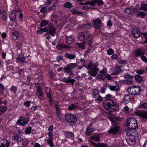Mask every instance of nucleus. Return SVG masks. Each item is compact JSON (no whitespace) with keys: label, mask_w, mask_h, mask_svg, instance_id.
Segmentation results:
<instances>
[{"label":"nucleus","mask_w":147,"mask_h":147,"mask_svg":"<svg viewBox=\"0 0 147 147\" xmlns=\"http://www.w3.org/2000/svg\"><path fill=\"white\" fill-rule=\"evenodd\" d=\"M9 17L10 19L12 21L15 20L16 18V14L14 10L10 12Z\"/></svg>","instance_id":"obj_25"},{"label":"nucleus","mask_w":147,"mask_h":147,"mask_svg":"<svg viewBox=\"0 0 147 147\" xmlns=\"http://www.w3.org/2000/svg\"><path fill=\"white\" fill-rule=\"evenodd\" d=\"M65 119L68 122L70 123H74L77 121L76 115L71 114H67L65 116Z\"/></svg>","instance_id":"obj_3"},{"label":"nucleus","mask_w":147,"mask_h":147,"mask_svg":"<svg viewBox=\"0 0 147 147\" xmlns=\"http://www.w3.org/2000/svg\"><path fill=\"white\" fill-rule=\"evenodd\" d=\"M62 57L63 56L61 55H59L57 57L56 59L57 61H60L62 60L63 59Z\"/></svg>","instance_id":"obj_64"},{"label":"nucleus","mask_w":147,"mask_h":147,"mask_svg":"<svg viewBox=\"0 0 147 147\" xmlns=\"http://www.w3.org/2000/svg\"><path fill=\"white\" fill-rule=\"evenodd\" d=\"M135 53L136 56H140L145 54L144 51L140 49H136L135 52Z\"/></svg>","instance_id":"obj_22"},{"label":"nucleus","mask_w":147,"mask_h":147,"mask_svg":"<svg viewBox=\"0 0 147 147\" xmlns=\"http://www.w3.org/2000/svg\"><path fill=\"white\" fill-rule=\"evenodd\" d=\"M109 89L112 91H116L119 90V87L118 85H116L115 86L109 85Z\"/></svg>","instance_id":"obj_28"},{"label":"nucleus","mask_w":147,"mask_h":147,"mask_svg":"<svg viewBox=\"0 0 147 147\" xmlns=\"http://www.w3.org/2000/svg\"><path fill=\"white\" fill-rule=\"evenodd\" d=\"M11 38L14 40H16L19 37V35L17 32H12L11 35Z\"/></svg>","instance_id":"obj_24"},{"label":"nucleus","mask_w":147,"mask_h":147,"mask_svg":"<svg viewBox=\"0 0 147 147\" xmlns=\"http://www.w3.org/2000/svg\"><path fill=\"white\" fill-rule=\"evenodd\" d=\"M92 144L94 147H107V144L104 143H99L96 144L94 142H92Z\"/></svg>","instance_id":"obj_23"},{"label":"nucleus","mask_w":147,"mask_h":147,"mask_svg":"<svg viewBox=\"0 0 147 147\" xmlns=\"http://www.w3.org/2000/svg\"><path fill=\"white\" fill-rule=\"evenodd\" d=\"M48 24V22L47 20H44L41 22L40 26L41 27H43L44 26L47 25Z\"/></svg>","instance_id":"obj_38"},{"label":"nucleus","mask_w":147,"mask_h":147,"mask_svg":"<svg viewBox=\"0 0 147 147\" xmlns=\"http://www.w3.org/2000/svg\"><path fill=\"white\" fill-rule=\"evenodd\" d=\"M56 29L52 26L49 27V33L53 36H55L56 34Z\"/></svg>","instance_id":"obj_17"},{"label":"nucleus","mask_w":147,"mask_h":147,"mask_svg":"<svg viewBox=\"0 0 147 147\" xmlns=\"http://www.w3.org/2000/svg\"><path fill=\"white\" fill-rule=\"evenodd\" d=\"M84 42H83V43H76V46H78L79 47L84 49L85 46Z\"/></svg>","instance_id":"obj_39"},{"label":"nucleus","mask_w":147,"mask_h":147,"mask_svg":"<svg viewBox=\"0 0 147 147\" xmlns=\"http://www.w3.org/2000/svg\"><path fill=\"white\" fill-rule=\"evenodd\" d=\"M6 12L4 10L2 12V18L3 20H6L7 16H6Z\"/></svg>","instance_id":"obj_48"},{"label":"nucleus","mask_w":147,"mask_h":147,"mask_svg":"<svg viewBox=\"0 0 147 147\" xmlns=\"http://www.w3.org/2000/svg\"><path fill=\"white\" fill-rule=\"evenodd\" d=\"M88 71V73L90 74L91 76H95L97 74V71L99 70V69L98 68H94V69Z\"/></svg>","instance_id":"obj_21"},{"label":"nucleus","mask_w":147,"mask_h":147,"mask_svg":"<svg viewBox=\"0 0 147 147\" xmlns=\"http://www.w3.org/2000/svg\"><path fill=\"white\" fill-rule=\"evenodd\" d=\"M97 76L98 78L101 80H103L106 78V74L101 73H100Z\"/></svg>","instance_id":"obj_44"},{"label":"nucleus","mask_w":147,"mask_h":147,"mask_svg":"<svg viewBox=\"0 0 147 147\" xmlns=\"http://www.w3.org/2000/svg\"><path fill=\"white\" fill-rule=\"evenodd\" d=\"M132 34L134 38H137L140 36V30L136 27H134L131 31Z\"/></svg>","instance_id":"obj_10"},{"label":"nucleus","mask_w":147,"mask_h":147,"mask_svg":"<svg viewBox=\"0 0 147 147\" xmlns=\"http://www.w3.org/2000/svg\"><path fill=\"white\" fill-rule=\"evenodd\" d=\"M84 67L88 69H92L95 68L94 64L92 63H90L88 65H85Z\"/></svg>","instance_id":"obj_32"},{"label":"nucleus","mask_w":147,"mask_h":147,"mask_svg":"<svg viewBox=\"0 0 147 147\" xmlns=\"http://www.w3.org/2000/svg\"><path fill=\"white\" fill-rule=\"evenodd\" d=\"M65 40L66 42L69 44H72L74 41V39L72 36H66Z\"/></svg>","instance_id":"obj_18"},{"label":"nucleus","mask_w":147,"mask_h":147,"mask_svg":"<svg viewBox=\"0 0 147 147\" xmlns=\"http://www.w3.org/2000/svg\"><path fill=\"white\" fill-rule=\"evenodd\" d=\"M7 108L5 106H3L0 107V115H2L5 113Z\"/></svg>","instance_id":"obj_34"},{"label":"nucleus","mask_w":147,"mask_h":147,"mask_svg":"<svg viewBox=\"0 0 147 147\" xmlns=\"http://www.w3.org/2000/svg\"><path fill=\"white\" fill-rule=\"evenodd\" d=\"M133 11L130 8H127L125 10V13L128 14H129L133 13Z\"/></svg>","instance_id":"obj_41"},{"label":"nucleus","mask_w":147,"mask_h":147,"mask_svg":"<svg viewBox=\"0 0 147 147\" xmlns=\"http://www.w3.org/2000/svg\"><path fill=\"white\" fill-rule=\"evenodd\" d=\"M64 134L65 137L67 138H74V134L72 132L66 131L65 132Z\"/></svg>","instance_id":"obj_19"},{"label":"nucleus","mask_w":147,"mask_h":147,"mask_svg":"<svg viewBox=\"0 0 147 147\" xmlns=\"http://www.w3.org/2000/svg\"><path fill=\"white\" fill-rule=\"evenodd\" d=\"M71 11L74 14L81 13L79 12L77 10L74 8L71 10Z\"/></svg>","instance_id":"obj_58"},{"label":"nucleus","mask_w":147,"mask_h":147,"mask_svg":"<svg viewBox=\"0 0 147 147\" xmlns=\"http://www.w3.org/2000/svg\"><path fill=\"white\" fill-rule=\"evenodd\" d=\"M16 58L19 61L22 62H24L25 59V58L20 57H18Z\"/></svg>","instance_id":"obj_53"},{"label":"nucleus","mask_w":147,"mask_h":147,"mask_svg":"<svg viewBox=\"0 0 147 147\" xmlns=\"http://www.w3.org/2000/svg\"><path fill=\"white\" fill-rule=\"evenodd\" d=\"M69 74V77L67 78H64L62 79L63 82L66 83H71L72 85H73L76 81L74 79H71L70 76L73 74V73L71 71L68 73Z\"/></svg>","instance_id":"obj_8"},{"label":"nucleus","mask_w":147,"mask_h":147,"mask_svg":"<svg viewBox=\"0 0 147 147\" xmlns=\"http://www.w3.org/2000/svg\"><path fill=\"white\" fill-rule=\"evenodd\" d=\"M12 140L16 141L18 144L22 146H26V144L24 142L23 139L20 137L18 134H16L12 136Z\"/></svg>","instance_id":"obj_6"},{"label":"nucleus","mask_w":147,"mask_h":147,"mask_svg":"<svg viewBox=\"0 0 147 147\" xmlns=\"http://www.w3.org/2000/svg\"><path fill=\"white\" fill-rule=\"evenodd\" d=\"M127 90L131 92L132 95H137L139 94L140 92V88L137 86H134L132 87H129L128 88Z\"/></svg>","instance_id":"obj_5"},{"label":"nucleus","mask_w":147,"mask_h":147,"mask_svg":"<svg viewBox=\"0 0 147 147\" xmlns=\"http://www.w3.org/2000/svg\"><path fill=\"white\" fill-rule=\"evenodd\" d=\"M146 14V13L138 11L137 12V15L138 16L141 18H144Z\"/></svg>","instance_id":"obj_36"},{"label":"nucleus","mask_w":147,"mask_h":147,"mask_svg":"<svg viewBox=\"0 0 147 147\" xmlns=\"http://www.w3.org/2000/svg\"><path fill=\"white\" fill-rule=\"evenodd\" d=\"M94 129L92 125L91 124L87 127L85 131L86 135L90 136L91 133L94 131Z\"/></svg>","instance_id":"obj_12"},{"label":"nucleus","mask_w":147,"mask_h":147,"mask_svg":"<svg viewBox=\"0 0 147 147\" xmlns=\"http://www.w3.org/2000/svg\"><path fill=\"white\" fill-rule=\"evenodd\" d=\"M4 90V86L2 84H0V93H3Z\"/></svg>","instance_id":"obj_56"},{"label":"nucleus","mask_w":147,"mask_h":147,"mask_svg":"<svg viewBox=\"0 0 147 147\" xmlns=\"http://www.w3.org/2000/svg\"><path fill=\"white\" fill-rule=\"evenodd\" d=\"M107 54L109 55H110L113 54L114 53V51L112 49H108L107 51Z\"/></svg>","instance_id":"obj_50"},{"label":"nucleus","mask_w":147,"mask_h":147,"mask_svg":"<svg viewBox=\"0 0 147 147\" xmlns=\"http://www.w3.org/2000/svg\"><path fill=\"white\" fill-rule=\"evenodd\" d=\"M31 127H30L27 128L25 131V133L26 134H29L31 132Z\"/></svg>","instance_id":"obj_54"},{"label":"nucleus","mask_w":147,"mask_h":147,"mask_svg":"<svg viewBox=\"0 0 147 147\" xmlns=\"http://www.w3.org/2000/svg\"><path fill=\"white\" fill-rule=\"evenodd\" d=\"M104 106L106 109L111 112L118 110L119 108V106L114 100L111 101L109 102L104 103Z\"/></svg>","instance_id":"obj_1"},{"label":"nucleus","mask_w":147,"mask_h":147,"mask_svg":"<svg viewBox=\"0 0 147 147\" xmlns=\"http://www.w3.org/2000/svg\"><path fill=\"white\" fill-rule=\"evenodd\" d=\"M36 89L38 93L39 94L40 96L42 97L43 96V94L42 92V91L41 88L39 86H38L37 87Z\"/></svg>","instance_id":"obj_37"},{"label":"nucleus","mask_w":147,"mask_h":147,"mask_svg":"<svg viewBox=\"0 0 147 147\" xmlns=\"http://www.w3.org/2000/svg\"><path fill=\"white\" fill-rule=\"evenodd\" d=\"M10 90L14 93H15L17 91V87L15 86H12Z\"/></svg>","instance_id":"obj_49"},{"label":"nucleus","mask_w":147,"mask_h":147,"mask_svg":"<svg viewBox=\"0 0 147 147\" xmlns=\"http://www.w3.org/2000/svg\"><path fill=\"white\" fill-rule=\"evenodd\" d=\"M141 58L143 61L147 63V59L145 56H141Z\"/></svg>","instance_id":"obj_61"},{"label":"nucleus","mask_w":147,"mask_h":147,"mask_svg":"<svg viewBox=\"0 0 147 147\" xmlns=\"http://www.w3.org/2000/svg\"><path fill=\"white\" fill-rule=\"evenodd\" d=\"M124 81L126 84L129 85H131L133 82V80L131 79H126Z\"/></svg>","instance_id":"obj_46"},{"label":"nucleus","mask_w":147,"mask_h":147,"mask_svg":"<svg viewBox=\"0 0 147 147\" xmlns=\"http://www.w3.org/2000/svg\"><path fill=\"white\" fill-rule=\"evenodd\" d=\"M103 100V98L101 96H99L98 98L95 100V101L97 102V101H98L100 102L102 101Z\"/></svg>","instance_id":"obj_60"},{"label":"nucleus","mask_w":147,"mask_h":147,"mask_svg":"<svg viewBox=\"0 0 147 147\" xmlns=\"http://www.w3.org/2000/svg\"><path fill=\"white\" fill-rule=\"evenodd\" d=\"M56 8V7L55 5L52 6L51 7L48 9V10L50 11L51 10H54Z\"/></svg>","instance_id":"obj_63"},{"label":"nucleus","mask_w":147,"mask_h":147,"mask_svg":"<svg viewBox=\"0 0 147 147\" xmlns=\"http://www.w3.org/2000/svg\"><path fill=\"white\" fill-rule=\"evenodd\" d=\"M136 72L140 74H142L144 72V71L143 69H139L135 71Z\"/></svg>","instance_id":"obj_55"},{"label":"nucleus","mask_w":147,"mask_h":147,"mask_svg":"<svg viewBox=\"0 0 147 147\" xmlns=\"http://www.w3.org/2000/svg\"><path fill=\"white\" fill-rule=\"evenodd\" d=\"M76 66L77 64L76 63H70L69 64L67 67L64 68L63 69L67 74H68L69 71H71V69L75 67Z\"/></svg>","instance_id":"obj_11"},{"label":"nucleus","mask_w":147,"mask_h":147,"mask_svg":"<svg viewBox=\"0 0 147 147\" xmlns=\"http://www.w3.org/2000/svg\"><path fill=\"white\" fill-rule=\"evenodd\" d=\"M9 142L6 139H3L0 141V147H9Z\"/></svg>","instance_id":"obj_15"},{"label":"nucleus","mask_w":147,"mask_h":147,"mask_svg":"<svg viewBox=\"0 0 147 147\" xmlns=\"http://www.w3.org/2000/svg\"><path fill=\"white\" fill-rule=\"evenodd\" d=\"M76 107V105L74 104H72L71 106L68 107V109L69 110L74 109Z\"/></svg>","instance_id":"obj_51"},{"label":"nucleus","mask_w":147,"mask_h":147,"mask_svg":"<svg viewBox=\"0 0 147 147\" xmlns=\"http://www.w3.org/2000/svg\"><path fill=\"white\" fill-rule=\"evenodd\" d=\"M59 47L60 48H68L69 47L67 45L63 44H61L59 45Z\"/></svg>","instance_id":"obj_57"},{"label":"nucleus","mask_w":147,"mask_h":147,"mask_svg":"<svg viewBox=\"0 0 147 147\" xmlns=\"http://www.w3.org/2000/svg\"><path fill=\"white\" fill-rule=\"evenodd\" d=\"M130 100V96L128 95H126L124 96L122 100V102L124 104H126L129 102Z\"/></svg>","instance_id":"obj_20"},{"label":"nucleus","mask_w":147,"mask_h":147,"mask_svg":"<svg viewBox=\"0 0 147 147\" xmlns=\"http://www.w3.org/2000/svg\"><path fill=\"white\" fill-rule=\"evenodd\" d=\"M93 1L97 3L98 5H102L103 4V1L101 0H93Z\"/></svg>","instance_id":"obj_47"},{"label":"nucleus","mask_w":147,"mask_h":147,"mask_svg":"<svg viewBox=\"0 0 147 147\" xmlns=\"http://www.w3.org/2000/svg\"><path fill=\"white\" fill-rule=\"evenodd\" d=\"M102 23L101 20L99 18H98L94 21V24L96 29H98L100 27Z\"/></svg>","instance_id":"obj_16"},{"label":"nucleus","mask_w":147,"mask_h":147,"mask_svg":"<svg viewBox=\"0 0 147 147\" xmlns=\"http://www.w3.org/2000/svg\"><path fill=\"white\" fill-rule=\"evenodd\" d=\"M136 114L144 119H147V111H139L136 113Z\"/></svg>","instance_id":"obj_13"},{"label":"nucleus","mask_w":147,"mask_h":147,"mask_svg":"<svg viewBox=\"0 0 147 147\" xmlns=\"http://www.w3.org/2000/svg\"><path fill=\"white\" fill-rule=\"evenodd\" d=\"M131 135V134H130ZM128 142H130L131 143H133L135 141V136H133L131 134L130 136L129 139L127 140Z\"/></svg>","instance_id":"obj_42"},{"label":"nucleus","mask_w":147,"mask_h":147,"mask_svg":"<svg viewBox=\"0 0 147 147\" xmlns=\"http://www.w3.org/2000/svg\"><path fill=\"white\" fill-rule=\"evenodd\" d=\"M65 56L69 59H74L76 57L75 55L71 54L68 53H65Z\"/></svg>","instance_id":"obj_30"},{"label":"nucleus","mask_w":147,"mask_h":147,"mask_svg":"<svg viewBox=\"0 0 147 147\" xmlns=\"http://www.w3.org/2000/svg\"><path fill=\"white\" fill-rule=\"evenodd\" d=\"M124 77L126 79H129L132 78H133V76L129 74H126L124 76Z\"/></svg>","instance_id":"obj_52"},{"label":"nucleus","mask_w":147,"mask_h":147,"mask_svg":"<svg viewBox=\"0 0 147 147\" xmlns=\"http://www.w3.org/2000/svg\"><path fill=\"white\" fill-rule=\"evenodd\" d=\"M48 31V30L47 28H41L39 30H38L37 31V34H40L41 33L45 32H47Z\"/></svg>","instance_id":"obj_35"},{"label":"nucleus","mask_w":147,"mask_h":147,"mask_svg":"<svg viewBox=\"0 0 147 147\" xmlns=\"http://www.w3.org/2000/svg\"><path fill=\"white\" fill-rule=\"evenodd\" d=\"M125 125L126 126H129V128L135 129L138 125L136 120L133 117L128 118L125 121Z\"/></svg>","instance_id":"obj_2"},{"label":"nucleus","mask_w":147,"mask_h":147,"mask_svg":"<svg viewBox=\"0 0 147 147\" xmlns=\"http://www.w3.org/2000/svg\"><path fill=\"white\" fill-rule=\"evenodd\" d=\"M90 34L88 31L80 33L78 35V38L80 40H84L88 39L90 36Z\"/></svg>","instance_id":"obj_4"},{"label":"nucleus","mask_w":147,"mask_h":147,"mask_svg":"<svg viewBox=\"0 0 147 147\" xmlns=\"http://www.w3.org/2000/svg\"><path fill=\"white\" fill-rule=\"evenodd\" d=\"M120 128V127H115L111 126L110 129L108 130V132L109 134H111L115 135L119 131Z\"/></svg>","instance_id":"obj_9"},{"label":"nucleus","mask_w":147,"mask_h":147,"mask_svg":"<svg viewBox=\"0 0 147 147\" xmlns=\"http://www.w3.org/2000/svg\"><path fill=\"white\" fill-rule=\"evenodd\" d=\"M100 136L98 134H96L92 136H91L89 140V142L92 144V142H93L92 141L94 140L96 142H98L100 141Z\"/></svg>","instance_id":"obj_14"},{"label":"nucleus","mask_w":147,"mask_h":147,"mask_svg":"<svg viewBox=\"0 0 147 147\" xmlns=\"http://www.w3.org/2000/svg\"><path fill=\"white\" fill-rule=\"evenodd\" d=\"M91 27V24L89 23L85 24L81 27V28L83 30H87L89 29Z\"/></svg>","instance_id":"obj_33"},{"label":"nucleus","mask_w":147,"mask_h":147,"mask_svg":"<svg viewBox=\"0 0 147 147\" xmlns=\"http://www.w3.org/2000/svg\"><path fill=\"white\" fill-rule=\"evenodd\" d=\"M63 7L66 8H70L72 7V5L70 2H67L64 4Z\"/></svg>","instance_id":"obj_45"},{"label":"nucleus","mask_w":147,"mask_h":147,"mask_svg":"<svg viewBox=\"0 0 147 147\" xmlns=\"http://www.w3.org/2000/svg\"><path fill=\"white\" fill-rule=\"evenodd\" d=\"M141 9L143 10H147V4H145L144 2H142L141 5Z\"/></svg>","instance_id":"obj_43"},{"label":"nucleus","mask_w":147,"mask_h":147,"mask_svg":"<svg viewBox=\"0 0 147 147\" xmlns=\"http://www.w3.org/2000/svg\"><path fill=\"white\" fill-rule=\"evenodd\" d=\"M111 122L112 125V127H120L119 126L120 123L114 119L111 120Z\"/></svg>","instance_id":"obj_27"},{"label":"nucleus","mask_w":147,"mask_h":147,"mask_svg":"<svg viewBox=\"0 0 147 147\" xmlns=\"http://www.w3.org/2000/svg\"><path fill=\"white\" fill-rule=\"evenodd\" d=\"M135 80L138 83L141 82L143 80V78L138 75H136L134 76Z\"/></svg>","instance_id":"obj_29"},{"label":"nucleus","mask_w":147,"mask_h":147,"mask_svg":"<svg viewBox=\"0 0 147 147\" xmlns=\"http://www.w3.org/2000/svg\"><path fill=\"white\" fill-rule=\"evenodd\" d=\"M121 66H118L115 69L114 72L112 74V75H113L118 74L121 73L123 70L121 69Z\"/></svg>","instance_id":"obj_26"},{"label":"nucleus","mask_w":147,"mask_h":147,"mask_svg":"<svg viewBox=\"0 0 147 147\" xmlns=\"http://www.w3.org/2000/svg\"><path fill=\"white\" fill-rule=\"evenodd\" d=\"M47 11V9L45 7H42L40 10V11L43 13H45Z\"/></svg>","instance_id":"obj_62"},{"label":"nucleus","mask_w":147,"mask_h":147,"mask_svg":"<svg viewBox=\"0 0 147 147\" xmlns=\"http://www.w3.org/2000/svg\"><path fill=\"white\" fill-rule=\"evenodd\" d=\"M128 130L127 131V135H128L130 136H131V135L130 134H131L134 133V131H135V129H131V128H129V129H127Z\"/></svg>","instance_id":"obj_40"},{"label":"nucleus","mask_w":147,"mask_h":147,"mask_svg":"<svg viewBox=\"0 0 147 147\" xmlns=\"http://www.w3.org/2000/svg\"><path fill=\"white\" fill-rule=\"evenodd\" d=\"M92 97L93 98H96V96L99 95V91L98 90H92Z\"/></svg>","instance_id":"obj_31"},{"label":"nucleus","mask_w":147,"mask_h":147,"mask_svg":"<svg viewBox=\"0 0 147 147\" xmlns=\"http://www.w3.org/2000/svg\"><path fill=\"white\" fill-rule=\"evenodd\" d=\"M140 107L142 108L147 109V102L142 104L141 105Z\"/></svg>","instance_id":"obj_59"},{"label":"nucleus","mask_w":147,"mask_h":147,"mask_svg":"<svg viewBox=\"0 0 147 147\" xmlns=\"http://www.w3.org/2000/svg\"><path fill=\"white\" fill-rule=\"evenodd\" d=\"M29 121V119H26L25 118L21 117L19 118L16 122V124L17 125H21L24 126L27 124Z\"/></svg>","instance_id":"obj_7"}]
</instances>
